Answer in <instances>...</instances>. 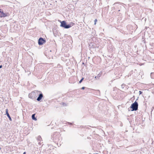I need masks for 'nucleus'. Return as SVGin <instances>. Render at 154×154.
Returning <instances> with one entry per match:
<instances>
[{"label":"nucleus","mask_w":154,"mask_h":154,"mask_svg":"<svg viewBox=\"0 0 154 154\" xmlns=\"http://www.w3.org/2000/svg\"><path fill=\"white\" fill-rule=\"evenodd\" d=\"M60 135L58 132H56L53 134L52 135L51 137V139L53 142L57 144L58 141L60 140Z\"/></svg>","instance_id":"1"},{"label":"nucleus","mask_w":154,"mask_h":154,"mask_svg":"<svg viewBox=\"0 0 154 154\" xmlns=\"http://www.w3.org/2000/svg\"><path fill=\"white\" fill-rule=\"evenodd\" d=\"M35 114H33L32 116V119L33 120L36 121L37 120V119L36 117H35Z\"/></svg>","instance_id":"9"},{"label":"nucleus","mask_w":154,"mask_h":154,"mask_svg":"<svg viewBox=\"0 0 154 154\" xmlns=\"http://www.w3.org/2000/svg\"><path fill=\"white\" fill-rule=\"evenodd\" d=\"M84 78L82 77L81 79L79 81V83L80 84L84 80Z\"/></svg>","instance_id":"13"},{"label":"nucleus","mask_w":154,"mask_h":154,"mask_svg":"<svg viewBox=\"0 0 154 154\" xmlns=\"http://www.w3.org/2000/svg\"><path fill=\"white\" fill-rule=\"evenodd\" d=\"M138 104L136 100L135 101L134 103H132L130 108H128V110L130 111L129 108L131 109V111H136L138 110Z\"/></svg>","instance_id":"3"},{"label":"nucleus","mask_w":154,"mask_h":154,"mask_svg":"<svg viewBox=\"0 0 154 154\" xmlns=\"http://www.w3.org/2000/svg\"><path fill=\"white\" fill-rule=\"evenodd\" d=\"M38 140H39L41 141V140H42V138L40 136H38L37 137Z\"/></svg>","instance_id":"14"},{"label":"nucleus","mask_w":154,"mask_h":154,"mask_svg":"<svg viewBox=\"0 0 154 154\" xmlns=\"http://www.w3.org/2000/svg\"><path fill=\"white\" fill-rule=\"evenodd\" d=\"M68 123L70 125H72V123H70V122H68Z\"/></svg>","instance_id":"22"},{"label":"nucleus","mask_w":154,"mask_h":154,"mask_svg":"<svg viewBox=\"0 0 154 154\" xmlns=\"http://www.w3.org/2000/svg\"><path fill=\"white\" fill-rule=\"evenodd\" d=\"M82 64L84 65V63H82Z\"/></svg>","instance_id":"26"},{"label":"nucleus","mask_w":154,"mask_h":154,"mask_svg":"<svg viewBox=\"0 0 154 154\" xmlns=\"http://www.w3.org/2000/svg\"><path fill=\"white\" fill-rule=\"evenodd\" d=\"M10 15V14L8 12H5L1 9H0V17H9Z\"/></svg>","instance_id":"5"},{"label":"nucleus","mask_w":154,"mask_h":154,"mask_svg":"<svg viewBox=\"0 0 154 154\" xmlns=\"http://www.w3.org/2000/svg\"><path fill=\"white\" fill-rule=\"evenodd\" d=\"M92 46L93 48H95L96 47V45L95 44H94L92 45Z\"/></svg>","instance_id":"15"},{"label":"nucleus","mask_w":154,"mask_h":154,"mask_svg":"<svg viewBox=\"0 0 154 154\" xmlns=\"http://www.w3.org/2000/svg\"><path fill=\"white\" fill-rule=\"evenodd\" d=\"M46 42V41L45 38L40 37L38 40V43L39 45H42Z\"/></svg>","instance_id":"6"},{"label":"nucleus","mask_w":154,"mask_h":154,"mask_svg":"<svg viewBox=\"0 0 154 154\" xmlns=\"http://www.w3.org/2000/svg\"><path fill=\"white\" fill-rule=\"evenodd\" d=\"M2 67V65H0V68H1Z\"/></svg>","instance_id":"23"},{"label":"nucleus","mask_w":154,"mask_h":154,"mask_svg":"<svg viewBox=\"0 0 154 154\" xmlns=\"http://www.w3.org/2000/svg\"><path fill=\"white\" fill-rule=\"evenodd\" d=\"M94 78H95V79H97V80L99 79V78H97V76H95V77Z\"/></svg>","instance_id":"19"},{"label":"nucleus","mask_w":154,"mask_h":154,"mask_svg":"<svg viewBox=\"0 0 154 154\" xmlns=\"http://www.w3.org/2000/svg\"><path fill=\"white\" fill-rule=\"evenodd\" d=\"M50 52H54V50H50Z\"/></svg>","instance_id":"21"},{"label":"nucleus","mask_w":154,"mask_h":154,"mask_svg":"<svg viewBox=\"0 0 154 154\" xmlns=\"http://www.w3.org/2000/svg\"><path fill=\"white\" fill-rule=\"evenodd\" d=\"M102 74V71H100V73L97 76V78L99 79V78L101 76Z\"/></svg>","instance_id":"10"},{"label":"nucleus","mask_w":154,"mask_h":154,"mask_svg":"<svg viewBox=\"0 0 154 154\" xmlns=\"http://www.w3.org/2000/svg\"><path fill=\"white\" fill-rule=\"evenodd\" d=\"M85 87H83L81 88V89L82 90H84L85 88Z\"/></svg>","instance_id":"18"},{"label":"nucleus","mask_w":154,"mask_h":154,"mask_svg":"<svg viewBox=\"0 0 154 154\" xmlns=\"http://www.w3.org/2000/svg\"><path fill=\"white\" fill-rule=\"evenodd\" d=\"M120 11V10H118V11Z\"/></svg>","instance_id":"28"},{"label":"nucleus","mask_w":154,"mask_h":154,"mask_svg":"<svg viewBox=\"0 0 154 154\" xmlns=\"http://www.w3.org/2000/svg\"><path fill=\"white\" fill-rule=\"evenodd\" d=\"M133 98V99H135V97L134 96H133V97L132 98Z\"/></svg>","instance_id":"24"},{"label":"nucleus","mask_w":154,"mask_h":154,"mask_svg":"<svg viewBox=\"0 0 154 154\" xmlns=\"http://www.w3.org/2000/svg\"><path fill=\"white\" fill-rule=\"evenodd\" d=\"M55 30H53V33H54V35H55V32H55V31H55Z\"/></svg>","instance_id":"20"},{"label":"nucleus","mask_w":154,"mask_h":154,"mask_svg":"<svg viewBox=\"0 0 154 154\" xmlns=\"http://www.w3.org/2000/svg\"><path fill=\"white\" fill-rule=\"evenodd\" d=\"M139 94L140 95V94H142L143 92L141 91H139Z\"/></svg>","instance_id":"17"},{"label":"nucleus","mask_w":154,"mask_h":154,"mask_svg":"<svg viewBox=\"0 0 154 154\" xmlns=\"http://www.w3.org/2000/svg\"><path fill=\"white\" fill-rule=\"evenodd\" d=\"M39 92L40 93L38 95V97L36 99V100L38 101H40L43 97V95L41 91H39Z\"/></svg>","instance_id":"7"},{"label":"nucleus","mask_w":154,"mask_h":154,"mask_svg":"<svg viewBox=\"0 0 154 154\" xmlns=\"http://www.w3.org/2000/svg\"><path fill=\"white\" fill-rule=\"evenodd\" d=\"M23 154H26V152H24L23 153Z\"/></svg>","instance_id":"25"},{"label":"nucleus","mask_w":154,"mask_h":154,"mask_svg":"<svg viewBox=\"0 0 154 154\" xmlns=\"http://www.w3.org/2000/svg\"><path fill=\"white\" fill-rule=\"evenodd\" d=\"M150 76L152 79H154V72H151L150 74Z\"/></svg>","instance_id":"12"},{"label":"nucleus","mask_w":154,"mask_h":154,"mask_svg":"<svg viewBox=\"0 0 154 154\" xmlns=\"http://www.w3.org/2000/svg\"><path fill=\"white\" fill-rule=\"evenodd\" d=\"M97 21V20L96 19H95V20H94V24L95 25L96 23V22Z\"/></svg>","instance_id":"16"},{"label":"nucleus","mask_w":154,"mask_h":154,"mask_svg":"<svg viewBox=\"0 0 154 154\" xmlns=\"http://www.w3.org/2000/svg\"><path fill=\"white\" fill-rule=\"evenodd\" d=\"M37 93L38 91H32V92H31V93H29V97L32 99L35 98L37 97V94H38Z\"/></svg>","instance_id":"4"},{"label":"nucleus","mask_w":154,"mask_h":154,"mask_svg":"<svg viewBox=\"0 0 154 154\" xmlns=\"http://www.w3.org/2000/svg\"><path fill=\"white\" fill-rule=\"evenodd\" d=\"M120 3H121L120 2H116V3H115L113 4V5H115L116 4H119V5H118L117 6L118 7V8H119V7H121V6L120 5Z\"/></svg>","instance_id":"11"},{"label":"nucleus","mask_w":154,"mask_h":154,"mask_svg":"<svg viewBox=\"0 0 154 154\" xmlns=\"http://www.w3.org/2000/svg\"><path fill=\"white\" fill-rule=\"evenodd\" d=\"M60 23V26L65 29H69L73 26L75 24L74 23L72 22H70L69 24H67L65 20L61 21Z\"/></svg>","instance_id":"2"},{"label":"nucleus","mask_w":154,"mask_h":154,"mask_svg":"<svg viewBox=\"0 0 154 154\" xmlns=\"http://www.w3.org/2000/svg\"><path fill=\"white\" fill-rule=\"evenodd\" d=\"M6 114L7 116V117L9 118V120L11 121H12V119L10 116V115L8 112V109H6L5 111Z\"/></svg>","instance_id":"8"},{"label":"nucleus","mask_w":154,"mask_h":154,"mask_svg":"<svg viewBox=\"0 0 154 154\" xmlns=\"http://www.w3.org/2000/svg\"><path fill=\"white\" fill-rule=\"evenodd\" d=\"M138 97H137V99L136 100H138Z\"/></svg>","instance_id":"27"}]
</instances>
